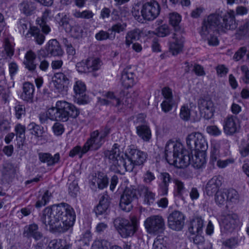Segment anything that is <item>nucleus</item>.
Here are the masks:
<instances>
[{
  "mask_svg": "<svg viewBox=\"0 0 249 249\" xmlns=\"http://www.w3.org/2000/svg\"><path fill=\"white\" fill-rule=\"evenodd\" d=\"M75 214L69 205L62 203L51 207L46 208L42 212L41 221L45 228L49 227L50 231L63 232L72 226Z\"/></svg>",
  "mask_w": 249,
  "mask_h": 249,
  "instance_id": "f257e3e1",
  "label": "nucleus"
},
{
  "mask_svg": "<svg viewBox=\"0 0 249 249\" xmlns=\"http://www.w3.org/2000/svg\"><path fill=\"white\" fill-rule=\"evenodd\" d=\"M235 14L233 10H229L223 16L220 22V16L218 14H211L204 18L200 31L203 39L207 40L209 45L216 46L218 40L215 36L217 28L224 32L236 28L237 24L235 20Z\"/></svg>",
  "mask_w": 249,
  "mask_h": 249,
  "instance_id": "f03ea898",
  "label": "nucleus"
},
{
  "mask_svg": "<svg viewBox=\"0 0 249 249\" xmlns=\"http://www.w3.org/2000/svg\"><path fill=\"white\" fill-rule=\"evenodd\" d=\"M79 114V110L73 105L65 101H58L55 107L48 109L46 114H40L39 118L42 124L45 123L48 118L53 121L66 122L70 117L76 118Z\"/></svg>",
  "mask_w": 249,
  "mask_h": 249,
  "instance_id": "7ed1b4c3",
  "label": "nucleus"
},
{
  "mask_svg": "<svg viewBox=\"0 0 249 249\" xmlns=\"http://www.w3.org/2000/svg\"><path fill=\"white\" fill-rule=\"evenodd\" d=\"M165 156L169 164L178 168L187 167L191 161L189 152L180 142H167L165 146Z\"/></svg>",
  "mask_w": 249,
  "mask_h": 249,
  "instance_id": "20e7f679",
  "label": "nucleus"
},
{
  "mask_svg": "<svg viewBox=\"0 0 249 249\" xmlns=\"http://www.w3.org/2000/svg\"><path fill=\"white\" fill-rule=\"evenodd\" d=\"M146 159V154L140 150L130 149L128 155H125V159L119 161L120 165L123 166L124 171L131 172L135 166L143 163Z\"/></svg>",
  "mask_w": 249,
  "mask_h": 249,
  "instance_id": "39448f33",
  "label": "nucleus"
},
{
  "mask_svg": "<svg viewBox=\"0 0 249 249\" xmlns=\"http://www.w3.org/2000/svg\"><path fill=\"white\" fill-rule=\"evenodd\" d=\"M146 231L149 234H157L162 232L165 228L163 218L159 215H154L147 217L144 222Z\"/></svg>",
  "mask_w": 249,
  "mask_h": 249,
  "instance_id": "423d86ee",
  "label": "nucleus"
},
{
  "mask_svg": "<svg viewBox=\"0 0 249 249\" xmlns=\"http://www.w3.org/2000/svg\"><path fill=\"white\" fill-rule=\"evenodd\" d=\"M23 235L27 238H33L36 241H43L46 239L43 234L39 231L38 225L35 223L26 225L24 228ZM43 245L42 242L38 243L36 246V248L42 249Z\"/></svg>",
  "mask_w": 249,
  "mask_h": 249,
  "instance_id": "0eeeda50",
  "label": "nucleus"
},
{
  "mask_svg": "<svg viewBox=\"0 0 249 249\" xmlns=\"http://www.w3.org/2000/svg\"><path fill=\"white\" fill-rule=\"evenodd\" d=\"M160 7L159 3L155 0L147 2L142 7V16L144 20L151 21L156 18L159 15Z\"/></svg>",
  "mask_w": 249,
  "mask_h": 249,
  "instance_id": "6e6552de",
  "label": "nucleus"
},
{
  "mask_svg": "<svg viewBox=\"0 0 249 249\" xmlns=\"http://www.w3.org/2000/svg\"><path fill=\"white\" fill-rule=\"evenodd\" d=\"M198 107L201 116L205 119L209 120L214 116L216 107L211 99L200 98L198 101Z\"/></svg>",
  "mask_w": 249,
  "mask_h": 249,
  "instance_id": "1a4fd4ad",
  "label": "nucleus"
},
{
  "mask_svg": "<svg viewBox=\"0 0 249 249\" xmlns=\"http://www.w3.org/2000/svg\"><path fill=\"white\" fill-rule=\"evenodd\" d=\"M107 99L103 100L104 104H111L120 109L131 107L132 100L128 97H124L122 99L117 98L113 92H108L106 94Z\"/></svg>",
  "mask_w": 249,
  "mask_h": 249,
  "instance_id": "9d476101",
  "label": "nucleus"
},
{
  "mask_svg": "<svg viewBox=\"0 0 249 249\" xmlns=\"http://www.w3.org/2000/svg\"><path fill=\"white\" fill-rule=\"evenodd\" d=\"M46 52L43 49L39 51L38 55L43 57L50 54L52 56H61L63 54L59 42L56 39L50 40L46 45Z\"/></svg>",
  "mask_w": 249,
  "mask_h": 249,
  "instance_id": "9b49d317",
  "label": "nucleus"
},
{
  "mask_svg": "<svg viewBox=\"0 0 249 249\" xmlns=\"http://www.w3.org/2000/svg\"><path fill=\"white\" fill-rule=\"evenodd\" d=\"M184 38L181 32L176 31L170 38L169 50L173 55H177L180 53L183 48Z\"/></svg>",
  "mask_w": 249,
  "mask_h": 249,
  "instance_id": "f8f14e48",
  "label": "nucleus"
},
{
  "mask_svg": "<svg viewBox=\"0 0 249 249\" xmlns=\"http://www.w3.org/2000/svg\"><path fill=\"white\" fill-rule=\"evenodd\" d=\"M185 217L181 212L175 211L168 217V226L173 230L179 231L184 225Z\"/></svg>",
  "mask_w": 249,
  "mask_h": 249,
  "instance_id": "ddd939ff",
  "label": "nucleus"
},
{
  "mask_svg": "<svg viewBox=\"0 0 249 249\" xmlns=\"http://www.w3.org/2000/svg\"><path fill=\"white\" fill-rule=\"evenodd\" d=\"M135 190L126 188L124 191L120 198V207L125 212H129L132 208L131 202L136 197Z\"/></svg>",
  "mask_w": 249,
  "mask_h": 249,
  "instance_id": "4468645a",
  "label": "nucleus"
},
{
  "mask_svg": "<svg viewBox=\"0 0 249 249\" xmlns=\"http://www.w3.org/2000/svg\"><path fill=\"white\" fill-rule=\"evenodd\" d=\"M239 222L236 214L231 213L222 216L221 219V229L225 232H231L237 226Z\"/></svg>",
  "mask_w": 249,
  "mask_h": 249,
  "instance_id": "2eb2a0df",
  "label": "nucleus"
},
{
  "mask_svg": "<svg viewBox=\"0 0 249 249\" xmlns=\"http://www.w3.org/2000/svg\"><path fill=\"white\" fill-rule=\"evenodd\" d=\"M239 121L237 117L230 115L226 117L223 122V130L227 135H232L240 128Z\"/></svg>",
  "mask_w": 249,
  "mask_h": 249,
  "instance_id": "dca6fc26",
  "label": "nucleus"
},
{
  "mask_svg": "<svg viewBox=\"0 0 249 249\" xmlns=\"http://www.w3.org/2000/svg\"><path fill=\"white\" fill-rule=\"evenodd\" d=\"M73 90L75 102L77 104H85L89 102V97L86 94V85L83 82L77 81L74 84Z\"/></svg>",
  "mask_w": 249,
  "mask_h": 249,
  "instance_id": "f3484780",
  "label": "nucleus"
},
{
  "mask_svg": "<svg viewBox=\"0 0 249 249\" xmlns=\"http://www.w3.org/2000/svg\"><path fill=\"white\" fill-rule=\"evenodd\" d=\"M121 154L122 153L117 147V144H114L111 150L106 151L105 152L106 157L111 160L113 164L117 166L120 170L124 171L123 166L120 165L119 161L124 160L125 157H123V155L121 156Z\"/></svg>",
  "mask_w": 249,
  "mask_h": 249,
  "instance_id": "a211bd4d",
  "label": "nucleus"
},
{
  "mask_svg": "<svg viewBox=\"0 0 249 249\" xmlns=\"http://www.w3.org/2000/svg\"><path fill=\"white\" fill-rule=\"evenodd\" d=\"M223 182V178L221 176H215L210 179L206 186V193L212 196L217 193Z\"/></svg>",
  "mask_w": 249,
  "mask_h": 249,
  "instance_id": "6ab92c4d",
  "label": "nucleus"
},
{
  "mask_svg": "<svg viewBox=\"0 0 249 249\" xmlns=\"http://www.w3.org/2000/svg\"><path fill=\"white\" fill-rule=\"evenodd\" d=\"M134 71L130 67H126L122 72L121 83L125 88L132 87L135 84Z\"/></svg>",
  "mask_w": 249,
  "mask_h": 249,
  "instance_id": "aec40b11",
  "label": "nucleus"
},
{
  "mask_svg": "<svg viewBox=\"0 0 249 249\" xmlns=\"http://www.w3.org/2000/svg\"><path fill=\"white\" fill-rule=\"evenodd\" d=\"M77 71L80 73L88 74L93 71V57L90 56L77 63Z\"/></svg>",
  "mask_w": 249,
  "mask_h": 249,
  "instance_id": "412c9836",
  "label": "nucleus"
},
{
  "mask_svg": "<svg viewBox=\"0 0 249 249\" xmlns=\"http://www.w3.org/2000/svg\"><path fill=\"white\" fill-rule=\"evenodd\" d=\"M93 145V138L91 136L90 138L88 140L82 148L78 145L74 147L70 151L69 156L71 157H74L76 155H78L79 157L81 158L83 155L86 153Z\"/></svg>",
  "mask_w": 249,
  "mask_h": 249,
  "instance_id": "4be33fe9",
  "label": "nucleus"
},
{
  "mask_svg": "<svg viewBox=\"0 0 249 249\" xmlns=\"http://www.w3.org/2000/svg\"><path fill=\"white\" fill-rule=\"evenodd\" d=\"M138 190L140 196L143 197L145 204L150 205L154 202L155 194L149 187L144 185H141L138 187Z\"/></svg>",
  "mask_w": 249,
  "mask_h": 249,
  "instance_id": "5701e85b",
  "label": "nucleus"
},
{
  "mask_svg": "<svg viewBox=\"0 0 249 249\" xmlns=\"http://www.w3.org/2000/svg\"><path fill=\"white\" fill-rule=\"evenodd\" d=\"M52 81L54 87L60 91L64 89L65 85L69 84V79L63 73L58 72L54 75Z\"/></svg>",
  "mask_w": 249,
  "mask_h": 249,
  "instance_id": "b1692460",
  "label": "nucleus"
},
{
  "mask_svg": "<svg viewBox=\"0 0 249 249\" xmlns=\"http://www.w3.org/2000/svg\"><path fill=\"white\" fill-rule=\"evenodd\" d=\"M137 228V219L135 217L131 218V223H128V224L119 231V232L122 237L126 238L128 236L132 235Z\"/></svg>",
  "mask_w": 249,
  "mask_h": 249,
  "instance_id": "393cba45",
  "label": "nucleus"
},
{
  "mask_svg": "<svg viewBox=\"0 0 249 249\" xmlns=\"http://www.w3.org/2000/svg\"><path fill=\"white\" fill-rule=\"evenodd\" d=\"M33 36L34 40L38 45H42L44 42L45 36L41 32L39 29L36 27L30 28V30L26 32V37Z\"/></svg>",
  "mask_w": 249,
  "mask_h": 249,
  "instance_id": "a878e982",
  "label": "nucleus"
},
{
  "mask_svg": "<svg viewBox=\"0 0 249 249\" xmlns=\"http://www.w3.org/2000/svg\"><path fill=\"white\" fill-rule=\"evenodd\" d=\"M203 220L201 218L197 217L191 221L189 230L193 234H202L203 233Z\"/></svg>",
  "mask_w": 249,
  "mask_h": 249,
  "instance_id": "bb28decb",
  "label": "nucleus"
},
{
  "mask_svg": "<svg viewBox=\"0 0 249 249\" xmlns=\"http://www.w3.org/2000/svg\"><path fill=\"white\" fill-rule=\"evenodd\" d=\"M36 54L32 51L27 52L25 55L24 64L25 68L29 71H33L36 68V64L35 62Z\"/></svg>",
  "mask_w": 249,
  "mask_h": 249,
  "instance_id": "cd10ccee",
  "label": "nucleus"
},
{
  "mask_svg": "<svg viewBox=\"0 0 249 249\" xmlns=\"http://www.w3.org/2000/svg\"><path fill=\"white\" fill-rule=\"evenodd\" d=\"M39 160L44 163H46L48 166H52L57 163L60 159L58 153L55 154L53 157L50 154L40 153L38 154Z\"/></svg>",
  "mask_w": 249,
  "mask_h": 249,
  "instance_id": "c85d7f7f",
  "label": "nucleus"
},
{
  "mask_svg": "<svg viewBox=\"0 0 249 249\" xmlns=\"http://www.w3.org/2000/svg\"><path fill=\"white\" fill-rule=\"evenodd\" d=\"M136 133L138 136L144 142H149L151 138V132L149 127L144 124L136 127Z\"/></svg>",
  "mask_w": 249,
  "mask_h": 249,
  "instance_id": "c756f323",
  "label": "nucleus"
},
{
  "mask_svg": "<svg viewBox=\"0 0 249 249\" xmlns=\"http://www.w3.org/2000/svg\"><path fill=\"white\" fill-rule=\"evenodd\" d=\"M34 92V85L29 82L25 83L23 86V92L21 93V98L24 101H31L33 98Z\"/></svg>",
  "mask_w": 249,
  "mask_h": 249,
  "instance_id": "7c9ffc66",
  "label": "nucleus"
},
{
  "mask_svg": "<svg viewBox=\"0 0 249 249\" xmlns=\"http://www.w3.org/2000/svg\"><path fill=\"white\" fill-rule=\"evenodd\" d=\"M192 162L195 167H202L206 163L205 152L195 151L194 155L192 156Z\"/></svg>",
  "mask_w": 249,
  "mask_h": 249,
  "instance_id": "2f4dec72",
  "label": "nucleus"
},
{
  "mask_svg": "<svg viewBox=\"0 0 249 249\" xmlns=\"http://www.w3.org/2000/svg\"><path fill=\"white\" fill-rule=\"evenodd\" d=\"M160 178L162 181L160 185V192L163 195H166L168 193L169 183L171 181V177L168 173L163 172L160 174Z\"/></svg>",
  "mask_w": 249,
  "mask_h": 249,
  "instance_id": "473e14b6",
  "label": "nucleus"
},
{
  "mask_svg": "<svg viewBox=\"0 0 249 249\" xmlns=\"http://www.w3.org/2000/svg\"><path fill=\"white\" fill-rule=\"evenodd\" d=\"M71 245L66 240H53L50 242L47 249H69Z\"/></svg>",
  "mask_w": 249,
  "mask_h": 249,
  "instance_id": "72a5a7b5",
  "label": "nucleus"
},
{
  "mask_svg": "<svg viewBox=\"0 0 249 249\" xmlns=\"http://www.w3.org/2000/svg\"><path fill=\"white\" fill-rule=\"evenodd\" d=\"M141 32L138 29H134L127 33L125 36V44L127 47H129L134 41L139 39Z\"/></svg>",
  "mask_w": 249,
  "mask_h": 249,
  "instance_id": "f704fd0d",
  "label": "nucleus"
},
{
  "mask_svg": "<svg viewBox=\"0 0 249 249\" xmlns=\"http://www.w3.org/2000/svg\"><path fill=\"white\" fill-rule=\"evenodd\" d=\"M20 10L26 15H30L36 9L35 3L31 1H24L19 4Z\"/></svg>",
  "mask_w": 249,
  "mask_h": 249,
  "instance_id": "c9c22d12",
  "label": "nucleus"
},
{
  "mask_svg": "<svg viewBox=\"0 0 249 249\" xmlns=\"http://www.w3.org/2000/svg\"><path fill=\"white\" fill-rule=\"evenodd\" d=\"M199 134V132H193L187 136L186 138V144L191 150H194L197 141H201L200 139L201 138L198 137Z\"/></svg>",
  "mask_w": 249,
  "mask_h": 249,
  "instance_id": "e433bc0d",
  "label": "nucleus"
},
{
  "mask_svg": "<svg viewBox=\"0 0 249 249\" xmlns=\"http://www.w3.org/2000/svg\"><path fill=\"white\" fill-rule=\"evenodd\" d=\"M227 199L229 204H236L239 202L240 196L238 193L233 189L226 190Z\"/></svg>",
  "mask_w": 249,
  "mask_h": 249,
  "instance_id": "4c0bfd02",
  "label": "nucleus"
},
{
  "mask_svg": "<svg viewBox=\"0 0 249 249\" xmlns=\"http://www.w3.org/2000/svg\"><path fill=\"white\" fill-rule=\"evenodd\" d=\"M28 130L32 135L37 138L41 137L44 132L43 128L34 122L28 125Z\"/></svg>",
  "mask_w": 249,
  "mask_h": 249,
  "instance_id": "58836bf2",
  "label": "nucleus"
},
{
  "mask_svg": "<svg viewBox=\"0 0 249 249\" xmlns=\"http://www.w3.org/2000/svg\"><path fill=\"white\" fill-rule=\"evenodd\" d=\"M107 134L105 132L94 131V150L99 148L105 142Z\"/></svg>",
  "mask_w": 249,
  "mask_h": 249,
  "instance_id": "ea45409f",
  "label": "nucleus"
},
{
  "mask_svg": "<svg viewBox=\"0 0 249 249\" xmlns=\"http://www.w3.org/2000/svg\"><path fill=\"white\" fill-rule=\"evenodd\" d=\"M198 137L201 138L200 139L201 141H197L194 150L195 151L206 152L208 147L207 142L201 133H199Z\"/></svg>",
  "mask_w": 249,
  "mask_h": 249,
  "instance_id": "a19ab883",
  "label": "nucleus"
},
{
  "mask_svg": "<svg viewBox=\"0 0 249 249\" xmlns=\"http://www.w3.org/2000/svg\"><path fill=\"white\" fill-rule=\"evenodd\" d=\"M98 187L100 189H103L106 187L108 183V179L107 175L102 172L98 173V176L96 180Z\"/></svg>",
  "mask_w": 249,
  "mask_h": 249,
  "instance_id": "79ce46f5",
  "label": "nucleus"
},
{
  "mask_svg": "<svg viewBox=\"0 0 249 249\" xmlns=\"http://www.w3.org/2000/svg\"><path fill=\"white\" fill-rule=\"evenodd\" d=\"M72 15L76 18L89 19L92 18L93 13L91 11L84 10L80 12L77 10H74L72 12Z\"/></svg>",
  "mask_w": 249,
  "mask_h": 249,
  "instance_id": "37998d69",
  "label": "nucleus"
},
{
  "mask_svg": "<svg viewBox=\"0 0 249 249\" xmlns=\"http://www.w3.org/2000/svg\"><path fill=\"white\" fill-rule=\"evenodd\" d=\"M109 206L108 202L104 196L102 197V199L100 200L99 204L96 207V214H102L106 212Z\"/></svg>",
  "mask_w": 249,
  "mask_h": 249,
  "instance_id": "c03bdc74",
  "label": "nucleus"
},
{
  "mask_svg": "<svg viewBox=\"0 0 249 249\" xmlns=\"http://www.w3.org/2000/svg\"><path fill=\"white\" fill-rule=\"evenodd\" d=\"M153 249H168V248L166 241L163 238L159 236L154 241Z\"/></svg>",
  "mask_w": 249,
  "mask_h": 249,
  "instance_id": "a18cd8bd",
  "label": "nucleus"
},
{
  "mask_svg": "<svg viewBox=\"0 0 249 249\" xmlns=\"http://www.w3.org/2000/svg\"><path fill=\"white\" fill-rule=\"evenodd\" d=\"M25 126L20 124H18L15 127V131L17 137L20 139V141H24L25 139Z\"/></svg>",
  "mask_w": 249,
  "mask_h": 249,
  "instance_id": "49530a36",
  "label": "nucleus"
},
{
  "mask_svg": "<svg viewBox=\"0 0 249 249\" xmlns=\"http://www.w3.org/2000/svg\"><path fill=\"white\" fill-rule=\"evenodd\" d=\"M16 169L11 163H6L3 165L2 174L4 176L12 177L15 175Z\"/></svg>",
  "mask_w": 249,
  "mask_h": 249,
  "instance_id": "de8ad7c7",
  "label": "nucleus"
},
{
  "mask_svg": "<svg viewBox=\"0 0 249 249\" xmlns=\"http://www.w3.org/2000/svg\"><path fill=\"white\" fill-rule=\"evenodd\" d=\"M51 194L49 191H46L41 196V199H38L36 202V206L37 208L45 205L48 202L51 197Z\"/></svg>",
  "mask_w": 249,
  "mask_h": 249,
  "instance_id": "09e8293b",
  "label": "nucleus"
},
{
  "mask_svg": "<svg viewBox=\"0 0 249 249\" xmlns=\"http://www.w3.org/2000/svg\"><path fill=\"white\" fill-rule=\"evenodd\" d=\"M129 221L122 217H117L114 220V225L118 232L121 229L128 224Z\"/></svg>",
  "mask_w": 249,
  "mask_h": 249,
  "instance_id": "8fccbe9b",
  "label": "nucleus"
},
{
  "mask_svg": "<svg viewBox=\"0 0 249 249\" xmlns=\"http://www.w3.org/2000/svg\"><path fill=\"white\" fill-rule=\"evenodd\" d=\"M170 23L174 27L178 26L181 20V17L177 13H172L169 15Z\"/></svg>",
  "mask_w": 249,
  "mask_h": 249,
  "instance_id": "3c124183",
  "label": "nucleus"
},
{
  "mask_svg": "<svg viewBox=\"0 0 249 249\" xmlns=\"http://www.w3.org/2000/svg\"><path fill=\"white\" fill-rule=\"evenodd\" d=\"M215 202L218 205H224L226 202H228L227 199L226 191L217 193L215 196Z\"/></svg>",
  "mask_w": 249,
  "mask_h": 249,
  "instance_id": "603ef678",
  "label": "nucleus"
},
{
  "mask_svg": "<svg viewBox=\"0 0 249 249\" xmlns=\"http://www.w3.org/2000/svg\"><path fill=\"white\" fill-rule=\"evenodd\" d=\"M156 35L160 37H165L170 33V30L168 25L164 24L157 28Z\"/></svg>",
  "mask_w": 249,
  "mask_h": 249,
  "instance_id": "864d4df0",
  "label": "nucleus"
},
{
  "mask_svg": "<svg viewBox=\"0 0 249 249\" xmlns=\"http://www.w3.org/2000/svg\"><path fill=\"white\" fill-rule=\"evenodd\" d=\"M33 27L31 26L30 24L24 20H20L18 23V29L20 33L22 34V35L25 36L26 34V31L27 32L30 30V28H32Z\"/></svg>",
  "mask_w": 249,
  "mask_h": 249,
  "instance_id": "5fc2aeb1",
  "label": "nucleus"
},
{
  "mask_svg": "<svg viewBox=\"0 0 249 249\" xmlns=\"http://www.w3.org/2000/svg\"><path fill=\"white\" fill-rule=\"evenodd\" d=\"M241 147L240 149V153L243 157H246L249 154V136L247 140L246 143L245 140L242 141Z\"/></svg>",
  "mask_w": 249,
  "mask_h": 249,
  "instance_id": "6e6d98bb",
  "label": "nucleus"
},
{
  "mask_svg": "<svg viewBox=\"0 0 249 249\" xmlns=\"http://www.w3.org/2000/svg\"><path fill=\"white\" fill-rule=\"evenodd\" d=\"M71 36L75 38H80L82 36L83 30L78 25L74 26L71 29Z\"/></svg>",
  "mask_w": 249,
  "mask_h": 249,
  "instance_id": "4d7b16f0",
  "label": "nucleus"
},
{
  "mask_svg": "<svg viewBox=\"0 0 249 249\" xmlns=\"http://www.w3.org/2000/svg\"><path fill=\"white\" fill-rule=\"evenodd\" d=\"M69 194L72 197H75L79 191L77 183L75 181L71 182L69 185Z\"/></svg>",
  "mask_w": 249,
  "mask_h": 249,
  "instance_id": "13d9d810",
  "label": "nucleus"
},
{
  "mask_svg": "<svg viewBox=\"0 0 249 249\" xmlns=\"http://www.w3.org/2000/svg\"><path fill=\"white\" fill-rule=\"evenodd\" d=\"M52 129L53 133L56 136L61 135L64 133L65 130L63 124L60 123H54Z\"/></svg>",
  "mask_w": 249,
  "mask_h": 249,
  "instance_id": "bf43d9fd",
  "label": "nucleus"
},
{
  "mask_svg": "<svg viewBox=\"0 0 249 249\" xmlns=\"http://www.w3.org/2000/svg\"><path fill=\"white\" fill-rule=\"evenodd\" d=\"M180 117L184 120H188L190 117V111L188 106H183L180 108Z\"/></svg>",
  "mask_w": 249,
  "mask_h": 249,
  "instance_id": "052dcab7",
  "label": "nucleus"
},
{
  "mask_svg": "<svg viewBox=\"0 0 249 249\" xmlns=\"http://www.w3.org/2000/svg\"><path fill=\"white\" fill-rule=\"evenodd\" d=\"M174 100H163L161 104L162 110L164 112H168L172 109Z\"/></svg>",
  "mask_w": 249,
  "mask_h": 249,
  "instance_id": "680f3d73",
  "label": "nucleus"
},
{
  "mask_svg": "<svg viewBox=\"0 0 249 249\" xmlns=\"http://www.w3.org/2000/svg\"><path fill=\"white\" fill-rule=\"evenodd\" d=\"M15 115L18 119L21 118L25 114V108L24 106L18 105L15 107Z\"/></svg>",
  "mask_w": 249,
  "mask_h": 249,
  "instance_id": "e2e57ef3",
  "label": "nucleus"
},
{
  "mask_svg": "<svg viewBox=\"0 0 249 249\" xmlns=\"http://www.w3.org/2000/svg\"><path fill=\"white\" fill-rule=\"evenodd\" d=\"M132 14L134 18L139 22H142L144 19L142 16V9L140 10L138 6L133 7L132 11Z\"/></svg>",
  "mask_w": 249,
  "mask_h": 249,
  "instance_id": "0e129e2a",
  "label": "nucleus"
},
{
  "mask_svg": "<svg viewBox=\"0 0 249 249\" xmlns=\"http://www.w3.org/2000/svg\"><path fill=\"white\" fill-rule=\"evenodd\" d=\"M247 51V48L246 47H242L240 48L233 55V59L236 61H239L241 60L245 55Z\"/></svg>",
  "mask_w": 249,
  "mask_h": 249,
  "instance_id": "69168bd1",
  "label": "nucleus"
},
{
  "mask_svg": "<svg viewBox=\"0 0 249 249\" xmlns=\"http://www.w3.org/2000/svg\"><path fill=\"white\" fill-rule=\"evenodd\" d=\"M4 50L7 55L9 57H11L14 53L13 46L8 39L5 41Z\"/></svg>",
  "mask_w": 249,
  "mask_h": 249,
  "instance_id": "338daca9",
  "label": "nucleus"
},
{
  "mask_svg": "<svg viewBox=\"0 0 249 249\" xmlns=\"http://www.w3.org/2000/svg\"><path fill=\"white\" fill-rule=\"evenodd\" d=\"M238 244L237 240L235 238H231L224 241L222 245L229 249H232L235 247Z\"/></svg>",
  "mask_w": 249,
  "mask_h": 249,
  "instance_id": "774afa93",
  "label": "nucleus"
}]
</instances>
